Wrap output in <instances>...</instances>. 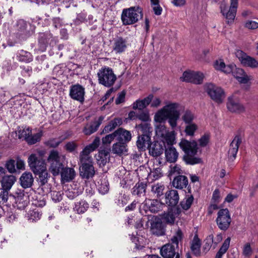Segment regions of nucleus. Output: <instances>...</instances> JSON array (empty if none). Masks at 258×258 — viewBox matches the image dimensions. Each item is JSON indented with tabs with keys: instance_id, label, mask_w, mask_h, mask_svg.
I'll list each match as a JSON object with an SVG mask.
<instances>
[{
	"instance_id": "obj_1",
	"label": "nucleus",
	"mask_w": 258,
	"mask_h": 258,
	"mask_svg": "<svg viewBox=\"0 0 258 258\" xmlns=\"http://www.w3.org/2000/svg\"><path fill=\"white\" fill-rule=\"evenodd\" d=\"M183 107L179 103L167 101L162 108L155 114L154 119L160 123L165 122L168 119V122L171 128L174 130L177 126L180 112L183 110Z\"/></svg>"
},
{
	"instance_id": "obj_2",
	"label": "nucleus",
	"mask_w": 258,
	"mask_h": 258,
	"mask_svg": "<svg viewBox=\"0 0 258 258\" xmlns=\"http://www.w3.org/2000/svg\"><path fill=\"white\" fill-rule=\"evenodd\" d=\"M100 144V139L96 137L93 142L87 146L80 153V175L85 179L92 178L95 174V169L93 165V159L90 155Z\"/></svg>"
},
{
	"instance_id": "obj_3",
	"label": "nucleus",
	"mask_w": 258,
	"mask_h": 258,
	"mask_svg": "<svg viewBox=\"0 0 258 258\" xmlns=\"http://www.w3.org/2000/svg\"><path fill=\"white\" fill-rule=\"evenodd\" d=\"M179 145L185 153L183 160L186 164L194 165L201 162V158L195 157L198 152L197 142L182 139L179 143Z\"/></svg>"
},
{
	"instance_id": "obj_4",
	"label": "nucleus",
	"mask_w": 258,
	"mask_h": 258,
	"mask_svg": "<svg viewBox=\"0 0 258 258\" xmlns=\"http://www.w3.org/2000/svg\"><path fill=\"white\" fill-rule=\"evenodd\" d=\"M183 237L181 230L178 229L171 239L172 244H166L163 246L160 249V254L164 258H174L178 252H176V248L178 247L179 242Z\"/></svg>"
},
{
	"instance_id": "obj_5",
	"label": "nucleus",
	"mask_w": 258,
	"mask_h": 258,
	"mask_svg": "<svg viewBox=\"0 0 258 258\" xmlns=\"http://www.w3.org/2000/svg\"><path fill=\"white\" fill-rule=\"evenodd\" d=\"M143 16V13L140 8L131 7L123 10L121 19L123 25H129L137 23Z\"/></svg>"
},
{
	"instance_id": "obj_6",
	"label": "nucleus",
	"mask_w": 258,
	"mask_h": 258,
	"mask_svg": "<svg viewBox=\"0 0 258 258\" xmlns=\"http://www.w3.org/2000/svg\"><path fill=\"white\" fill-rule=\"evenodd\" d=\"M64 156L60 155L55 150L50 152L48 158V161L50 164V170L54 176L57 175L63 168L62 162Z\"/></svg>"
},
{
	"instance_id": "obj_7",
	"label": "nucleus",
	"mask_w": 258,
	"mask_h": 258,
	"mask_svg": "<svg viewBox=\"0 0 258 258\" xmlns=\"http://www.w3.org/2000/svg\"><path fill=\"white\" fill-rule=\"evenodd\" d=\"M99 84L107 87L112 86L116 80V75L112 69L109 67H104L99 70L97 73Z\"/></svg>"
},
{
	"instance_id": "obj_8",
	"label": "nucleus",
	"mask_w": 258,
	"mask_h": 258,
	"mask_svg": "<svg viewBox=\"0 0 258 258\" xmlns=\"http://www.w3.org/2000/svg\"><path fill=\"white\" fill-rule=\"evenodd\" d=\"M156 134L161 138L164 146H173L175 143V135L174 131H169L167 127L163 124H160L156 126Z\"/></svg>"
},
{
	"instance_id": "obj_9",
	"label": "nucleus",
	"mask_w": 258,
	"mask_h": 258,
	"mask_svg": "<svg viewBox=\"0 0 258 258\" xmlns=\"http://www.w3.org/2000/svg\"><path fill=\"white\" fill-rule=\"evenodd\" d=\"M38 153L39 157L36 154H32L28 158L29 166L34 174L39 173L40 171H42L46 168L45 161L42 158L44 152L40 151Z\"/></svg>"
},
{
	"instance_id": "obj_10",
	"label": "nucleus",
	"mask_w": 258,
	"mask_h": 258,
	"mask_svg": "<svg viewBox=\"0 0 258 258\" xmlns=\"http://www.w3.org/2000/svg\"><path fill=\"white\" fill-rule=\"evenodd\" d=\"M217 215V226L220 230L226 231L229 227L231 222L229 210L227 208L221 209L218 211Z\"/></svg>"
},
{
	"instance_id": "obj_11",
	"label": "nucleus",
	"mask_w": 258,
	"mask_h": 258,
	"mask_svg": "<svg viewBox=\"0 0 258 258\" xmlns=\"http://www.w3.org/2000/svg\"><path fill=\"white\" fill-rule=\"evenodd\" d=\"M29 24L23 19L17 21L15 26V34L20 40H24L30 35V32L28 29Z\"/></svg>"
},
{
	"instance_id": "obj_12",
	"label": "nucleus",
	"mask_w": 258,
	"mask_h": 258,
	"mask_svg": "<svg viewBox=\"0 0 258 258\" xmlns=\"http://www.w3.org/2000/svg\"><path fill=\"white\" fill-rule=\"evenodd\" d=\"M206 91L211 99L218 103L222 102L225 98L224 90L221 87L213 84L207 85Z\"/></svg>"
},
{
	"instance_id": "obj_13",
	"label": "nucleus",
	"mask_w": 258,
	"mask_h": 258,
	"mask_svg": "<svg viewBox=\"0 0 258 258\" xmlns=\"http://www.w3.org/2000/svg\"><path fill=\"white\" fill-rule=\"evenodd\" d=\"M238 5L235 4H230L229 8L225 3H222L220 5L221 12L226 19V22L228 24H232L235 18Z\"/></svg>"
},
{
	"instance_id": "obj_14",
	"label": "nucleus",
	"mask_w": 258,
	"mask_h": 258,
	"mask_svg": "<svg viewBox=\"0 0 258 258\" xmlns=\"http://www.w3.org/2000/svg\"><path fill=\"white\" fill-rule=\"evenodd\" d=\"M204 75L200 72L185 71L180 77L182 81L201 84L203 83Z\"/></svg>"
},
{
	"instance_id": "obj_15",
	"label": "nucleus",
	"mask_w": 258,
	"mask_h": 258,
	"mask_svg": "<svg viewBox=\"0 0 258 258\" xmlns=\"http://www.w3.org/2000/svg\"><path fill=\"white\" fill-rule=\"evenodd\" d=\"M235 54L243 66L252 68L258 67V61L254 58L248 55L242 51L238 50L236 52Z\"/></svg>"
},
{
	"instance_id": "obj_16",
	"label": "nucleus",
	"mask_w": 258,
	"mask_h": 258,
	"mask_svg": "<svg viewBox=\"0 0 258 258\" xmlns=\"http://www.w3.org/2000/svg\"><path fill=\"white\" fill-rule=\"evenodd\" d=\"M85 89L79 84L71 86L70 90V96L71 98L83 102L84 100Z\"/></svg>"
},
{
	"instance_id": "obj_17",
	"label": "nucleus",
	"mask_w": 258,
	"mask_h": 258,
	"mask_svg": "<svg viewBox=\"0 0 258 258\" xmlns=\"http://www.w3.org/2000/svg\"><path fill=\"white\" fill-rule=\"evenodd\" d=\"M15 204L18 209H23L28 203V196L23 190L18 189L14 194Z\"/></svg>"
},
{
	"instance_id": "obj_18",
	"label": "nucleus",
	"mask_w": 258,
	"mask_h": 258,
	"mask_svg": "<svg viewBox=\"0 0 258 258\" xmlns=\"http://www.w3.org/2000/svg\"><path fill=\"white\" fill-rule=\"evenodd\" d=\"M56 43L55 37H53L51 34H43L39 38L38 45L39 50L43 52L44 51L48 44L53 46Z\"/></svg>"
},
{
	"instance_id": "obj_19",
	"label": "nucleus",
	"mask_w": 258,
	"mask_h": 258,
	"mask_svg": "<svg viewBox=\"0 0 258 258\" xmlns=\"http://www.w3.org/2000/svg\"><path fill=\"white\" fill-rule=\"evenodd\" d=\"M227 107L228 109L232 112L241 113L245 111L244 106L233 96L228 97Z\"/></svg>"
},
{
	"instance_id": "obj_20",
	"label": "nucleus",
	"mask_w": 258,
	"mask_h": 258,
	"mask_svg": "<svg viewBox=\"0 0 258 258\" xmlns=\"http://www.w3.org/2000/svg\"><path fill=\"white\" fill-rule=\"evenodd\" d=\"M114 133L115 140L117 142L128 143L132 140V136L131 132L122 127H119Z\"/></svg>"
},
{
	"instance_id": "obj_21",
	"label": "nucleus",
	"mask_w": 258,
	"mask_h": 258,
	"mask_svg": "<svg viewBox=\"0 0 258 258\" xmlns=\"http://www.w3.org/2000/svg\"><path fill=\"white\" fill-rule=\"evenodd\" d=\"M242 140L240 137L238 135L236 136L230 144L228 151V157L230 160L233 161L236 157L238 151L239 146L241 143Z\"/></svg>"
},
{
	"instance_id": "obj_22",
	"label": "nucleus",
	"mask_w": 258,
	"mask_h": 258,
	"mask_svg": "<svg viewBox=\"0 0 258 258\" xmlns=\"http://www.w3.org/2000/svg\"><path fill=\"white\" fill-rule=\"evenodd\" d=\"M161 206V204L157 200L146 199L142 203V207L145 211H150L153 213L159 211Z\"/></svg>"
},
{
	"instance_id": "obj_23",
	"label": "nucleus",
	"mask_w": 258,
	"mask_h": 258,
	"mask_svg": "<svg viewBox=\"0 0 258 258\" xmlns=\"http://www.w3.org/2000/svg\"><path fill=\"white\" fill-rule=\"evenodd\" d=\"M104 117L100 116L97 120H94L90 124H87L84 127L83 132L86 135H90L95 132L102 123Z\"/></svg>"
},
{
	"instance_id": "obj_24",
	"label": "nucleus",
	"mask_w": 258,
	"mask_h": 258,
	"mask_svg": "<svg viewBox=\"0 0 258 258\" xmlns=\"http://www.w3.org/2000/svg\"><path fill=\"white\" fill-rule=\"evenodd\" d=\"M165 155L167 162L175 163L178 159L179 154L173 146H165Z\"/></svg>"
},
{
	"instance_id": "obj_25",
	"label": "nucleus",
	"mask_w": 258,
	"mask_h": 258,
	"mask_svg": "<svg viewBox=\"0 0 258 258\" xmlns=\"http://www.w3.org/2000/svg\"><path fill=\"white\" fill-rule=\"evenodd\" d=\"M151 231L154 235L162 236L165 234V230L162 222L159 219H155L151 224Z\"/></svg>"
},
{
	"instance_id": "obj_26",
	"label": "nucleus",
	"mask_w": 258,
	"mask_h": 258,
	"mask_svg": "<svg viewBox=\"0 0 258 258\" xmlns=\"http://www.w3.org/2000/svg\"><path fill=\"white\" fill-rule=\"evenodd\" d=\"M166 203L169 206H176L179 201V195L177 190H170L166 192L165 195Z\"/></svg>"
},
{
	"instance_id": "obj_27",
	"label": "nucleus",
	"mask_w": 258,
	"mask_h": 258,
	"mask_svg": "<svg viewBox=\"0 0 258 258\" xmlns=\"http://www.w3.org/2000/svg\"><path fill=\"white\" fill-rule=\"evenodd\" d=\"M214 68L216 70L220 71L225 74H230L234 70L235 64H230L226 66L223 60H216L214 63Z\"/></svg>"
},
{
	"instance_id": "obj_28",
	"label": "nucleus",
	"mask_w": 258,
	"mask_h": 258,
	"mask_svg": "<svg viewBox=\"0 0 258 258\" xmlns=\"http://www.w3.org/2000/svg\"><path fill=\"white\" fill-rule=\"evenodd\" d=\"M147 184L143 182H138L132 189V194L138 197H143L145 195Z\"/></svg>"
},
{
	"instance_id": "obj_29",
	"label": "nucleus",
	"mask_w": 258,
	"mask_h": 258,
	"mask_svg": "<svg viewBox=\"0 0 258 258\" xmlns=\"http://www.w3.org/2000/svg\"><path fill=\"white\" fill-rule=\"evenodd\" d=\"M153 98V95L150 94L148 96L142 100H137L133 104L134 109L142 110L146 108L151 102Z\"/></svg>"
},
{
	"instance_id": "obj_30",
	"label": "nucleus",
	"mask_w": 258,
	"mask_h": 258,
	"mask_svg": "<svg viewBox=\"0 0 258 258\" xmlns=\"http://www.w3.org/2000/svg\"><path fill=\"white\" fill-rule=\"evenodd\" d=\"M188 181L187 178L184 175H178L174 178L172 181V185L178 189L185 188L188 185Z\"/></svg>"
},
{
	"instance_id": "obj_31",
	"label": "nucleus",
	"mask_w": 258,
	"mask_h": 258,
	"mask_svg": "<svg viewBox=\"0 0 258 258\" xmlns=\"http://www.w3.org/2000/svg\"><path fill=\"white\" fill-rule=\"evenodd\" d=\"M61 179L66 182H69L73 180L75 176V170L72 168H62L60 172Z\"/></svg>"
},
{
	"instance_id": "obj_32",
	"label": "nucleus",
	"mask_w": 258,
	"mask_h": 258,
	"mask_svg": "<svg viewBox=\"0 0 258 258\" xmlns=\"http://www.w3.org/2000/svg\"><path fill=\"white\" fill-rule=\"evenodd\" d=\"M123 123V119L121 117H116L111 120L105 126L103 132L108 133L116 127L119 126Z\"/></svg>"
},
{
	"instance_id": "obj_33",
	"label": "nucleus",
	"mask_w": 258,
	"mask_h": 258,
	"mask_svg": "<svg viewBox=\"0 0 258 258\" xmlns=\"http://www.w3.org/2000/svg\"><path fill=\"white\" fill-rule=\"evenodd\" d=\"M126 47V41L123 38L118 37L114 40L113 49L116 53L124 52Z\"/></svg>"
},
{
	"instance_id": "obj_34",
	"label": "nucleus",
	"mask_w": 258,
	"mask_h": 258,
	"mask_svg": "<svg viewBox=\"0 0 258 258\" xmlns=\"http://www.w3.org/2000/svg\"><path fill=\"white\" fill-rule=\"evenodd\" d=\"M20 181L21 186L26 188L32 186L34 179L32 174L30 172H25L21 175Z\"/></svg>"
},
{
	"instance_id": "obj_35",
	"label": "nucleus",
	"mask_w": 258,
	"mask_h": 258,
	"mask_svg": "<svg viewBox=\"0 0 258 258\" xmlns=\"http://www.w3.org/2000/svg\"><path fill=\"white\" fill-rule=\"evenodd\" d=\"M127 143L117 142L113 144L112 152L113 154L121 156L127 152Z\"/></svg>"
},
{
	"instance_id": "obj_36",
	"label": "nucleus",
	"mask_w": 258,
	"mask_h": 258,
	"mask_svg": "<svg viewBox=\"0 0 258 258\" xmlns=\"http://www.w3.org/2000/svg\"><path fill=\"white\" fill-rule=\"evenodd\" d=\"M231 73L236 78L239 82L242 83H246L249 79L248 76L245 74L243 69L240 68H237L235 66V68Z\"/></svg>"
},
{
	"instance_id": "obj_37",
	"label": "nucleus",
	"mask_w": 258,
	"mask_h": 258,
	"mask_svg": "<svg viewBox=\"0 0 258 258\" xmlns=\"http://www.w3.org/2000/svg\"><path fill=\"white\" fill-rule=\"evenodd\" d=\"M16 177L15 176L10 175H5L4 176L2 180L1 183L2 188L1 189H5L9 191L13 185L16 181Z\"/></svg>"
},
{
	"instance_id": "obj_38",
	"label": "nucleus",
	"mask_w": 258,
	"mask_h": 258,
	"mask_svg": "<svg viewBox=\"0 0 258 258\" xmlns=\"http://www.w3.org/2000/svg\"><path fill=\"white\" fill-rule=\"evenodd\" d=\"M163 150L164 149L162 145L156 142L150 146L149 152L152 156L158 157L162 154Z\"/></svg>"
},
{
	"instance_id": "obj_39",
	"label": "nucleus",
	"mask_w": 258,
	"mask_h": 258,
	"mask_svg": "<svg viewBox=\"0 0 258 258\" xmlns=\"http://www.w3.org/2000/svg\"><path fill=\"white\" fill-rule=\"evenodd\" d=\"M150 143V137L147 135H143L141 136H139L137 141V146L139 149L143 150L145 149L146 146H149Z\"/></svg>"
},
{
	"instance_id": "obj_40",
	"label": "nucleus",
	"mask_w": 258,
	"mask_h": 258,
	"mask_svg": "<svg viewBox=\"0 0 258 258\" xmlns=\"http://www.w3.org/2000/svg\"><path fill=\"white\" fill-rule=\"evenodd\" d=\"M201 242L197 235H196L192 241L190 248L192 253L197 256L201 254Z\"/></svg>"
},
{
	"instance_id": "obj_41",
	"label": "nucleus",
	"mask_w": 258,
	"mask_h": 258,
	"mask_svg": "<svg viewBox=\"0 0 258 258\" xmlns=\"http://www.w3.org/2000/svg\"><path fill=\"white\" fill-rule=\"evenodd\" d=\"M17 60L26 63L31 61L33 59L32 55L28 51L20 50L17 55Z\"/></svg>"
},
{
	"instance_id": "obj_42",
	"label": "nucleus",
	"mask_w": 258,
	"mask_h": 258,
	"mask_svg": "<svg viewBox=\"0 0 258 258\" xmlns=\"http://www.w3.org/2000/svg\"><path fill=\"white\" fill-rule=\"evenodd\" d=\"M89 208L88 203L84 200H81L75 203L74 210L78 214L85 213Z\"/></svg>"
},
{
	"instance_id": "obj_43",
	"label": "nucleus",
	"mask_w": 258,
	"mask_h": 258,
	"mask_svg": "<svg viewBox=\"0 0 258 258\" xmlns=\"http://www.w3.org/2000/svg\"><path fill=\"white\" fill-rule=\"evenodd\" d=\"M230 238H226L219 251L216 254L215 258H222L223 255L226 252L230 245Z\"/></svg>"
},
{
	"instance_id": "obj_44",
	"label": "nucleus",
	"mask_w": 258,
	"mask_h": 258,
	"mask_svg": "<svg viewBox=\"0 0 258 258\" xmlns=\"http://www.w3.org/2000/svg\"><path fill=\"white\" fill-rule=\"evenodd\" d=\"M165 189L164 185L161 183L154 184L151 186V192L159 198L163 195V191Z\"/></svg>"
},
{
	"instance_id": "obj_45",
	"label": "nucleus",
	"mask_w": 258,
	"mask_h": 258,
	"mask_svg": "<svg viewBox=\"0 0 258 258\" xmlns=\"http://www.w3.org/2000/svg\"><path fill=\"white\" fill-rule=\"evenodd\" d=\"M194 197L191 195H186L185 198L181 202V206L184 210H188L193 203Z\"/></svg>"
},
{
	"instance_id": "obj_46",
	"label": "nucleus",
	"mask_w": 258,
	"mask_h": 258,
	"mask_svg": "<svg viewBox=\"0 0 258 258\" xmlns=\"http://www.w3.org/2000/svg\"><path fill=\"white\" fill-rule=\"evenodd\" d=\"M163 220L168 224H173L175 219V213L173 210H170L167 213H164Z\"/></svg>"
},
{
	"instance_id": "obj_47",
	"label": "nucleus",
	"mask_w": 258,
	"mask_h": 258,
	"mask_svg": "<svg viewBox=\"0 0 258 258\" xmlns=\"http://www.w3.org/2000/svg\"><path fill=\"white\" fill-rule=\"evenodd\" d=\"M31 134V130L29 127H19L17 131V134H18L19 139H24L25 140L29 135Z\"/></svg>"
},
{
	"instance_id": "obj_48",
	"label": "nucleus",
	"mask_w": 258,
	"mask_h": 258,
	"mask_svg": "<svg viewBox=\"0 0 258 258\" xmlns=\"http://www.w3.org/2000/svg\"><path fill=\"white\" fill-rule=\"evenodd\" d=\"M195 117L194 114L189 110H186L182 116V119L186 124L192 123Z\"/></svg>"
},
{
	"instance_id": "obj_49",
	"label": "nucleus",
	"mask_w": 258,
	"mask_h": 258,
	"mask_svg": "<svg viewBox=\"0 0 258 258\" xmlns=\"http://www.w3.org/2000/svg\"><path fill=\"white\" fill-rule=\"evenodd\" d=\"M35 174L38 176V180L41 185H44L47 182L48 173L46 168L42 171H40L39 173H36Z\"/></svg>"
},
{
	"instance_id": "obj_50",
	"label": "nucleus",
	"mask_w": 258,
	"mask_h": 258,
	"mask_svg": "<svg viewBox=\"0 0 258 258\" xmlns=\"http://www.w3.org/2000/svg\"><path fill=\"white\" fill-rule=\"evenodd\" d=\"M41 136V133H38L37 134L31 136L29 135L27 138L26 141L28 142L29 144L33 145L39 142L40 140Z\"/></svg>"
},
{
	"instance_id": "obj_51",
	"label": "nucleus",
	"mask_w": 258,
	"mask_h": 258,
	"mask_svg": "<svg viewBox=\"0 0 258 258\" xmlns=\"http://www.w3.org/2000/svg\"><path fill=\"white\" fill-rule=\"evenodd\" d=\"M109 190V183L107 180L105 179L102 180L101 183L98 186V191L102 195H105L108 192Z\"/></svg>"
},
{
	"instance_id": "obj_52",
	"label": "nucleus",
	"mask_w": 258,
	"mask_h": 258,
	"mask_svg": "<svg viewBox=\"0 0 258 258\" xmlns=\"http://www.w3.org/2000/svg\"><path fill=\"white\" fill-rule=\"evenodd\" d=\"M62 142V140L59 138H52L48 140L45 142V145L50 148L57 147Z\"/></svg>"
},
{
	"instance_id": "obj_53",
	"label": "nucleus",
	"mask_w": 258,
	"mask_h": 258,
	"mask_svg": "<svg viewBox=\"0 0 258 258\" xmlns=\"http://www.w3.org/2000/svg\"><path fill=\"white\" fill-rule=\"evenodd\" d=\"M197 125L194 123H187L185 128V132L187 135L192 136L194 135L195 131L197 130Z\"/></svg>"
},
{
	"instance_id": "obj_54",
	"label": "nucleus",
	"mask_w": 258,
	"mask_h": 258,
	"mask_svg": "<svg viewBox=\"0 0 258 258\" xmlns=\"http://www.w3.org/2000/svg\"><path fill=\"white\" fill-rule=\"evenodd\" d=\"M212 246L213 247V235L210 234L207 237L205 240V244L203 246V249L206 252H207Z\"/></svg>"
},
{
	"instance_id": "obj_55",
	"label": "nucleus",
	"mask_w": 258,
	"mask_h": 258,
	"mask_svg": "<svg viewBox=\"0 0 258 258\" xmlns=\"http://www.w3.org/2000/svg\"><path fill=\"white\" fill-rule=\"evenodd\" d=\"M16 162L13 159H10L7 161L6 167L10 173H13L16 172L15 168Z\"/></svg>"
},
{
	"instance_id": "obj_56",
	"label": "nucleus",
	"mask_w": 258,
	"mask_h": 258,
	"mask_svg": "<svg viewBox=\"0 0 258 258\" xmlns=\"http://www.w3.org/2000/svg\"><path fill=\"white\" fill-rule=\"evenodd\" d=\"M127 198L124 195L120 194L116 199L115 203L119 207H123L127 204Z\"/></svg>"
},
{
	"instance_id": "obj_57",
	"label": "nucleus",
	"mask_w": 258,
	"mask_h": 258,
	"mask_svg": "<svg viewBox=\"0 0 258 258\" xmlns=\"http://www.w3.org/2000/svg\"><path fill=\"white\" fill-rule=\"evenodd\" d=\"M244 26L247 29L255 30L258 28V23L252 20H247L245 22Z\"/></svg>"
},
{
	"instance_id": "obj_58",
	"label": "nucleus",
	"mask_w": 258,
	"mask_h": 258,
	"mask_svg": "<svg viewBox=\"0 0 258 258\" xmlns=\"http://www.w3.org/2000/svg\"><path fill=\"white\" fill-rule=\"evenodd\" d=\"M9 197V192L5 189H0V204L7 203Z\"/></svg>"
},
{
	"instance_id": "obj_59",
	"label": "nucleus",
	"mask_w": 258,
	"mask_h": 258,
	"mask_svg": "<svg viewBox=\"0 0 258 258\" xmlns=\"http://www.w3.org/2000/svg\"><path fill=\"white\" fill-rule=\"evenodd\" d=\"M183 171L181 170L180 166L178 165H174L173 166H170V175H176L182 174Z\"/></svg>"
},
{
	"instance_id": "obj_60",
	"label": "nucleus",
	"mask_w": 258,
	"mask_h": 258,
	"mask_svg": "<svg viewBox=\"0 0 258 258\" xmlns=\"http://www.w3.org/2000/svg\"><path fill=\"white\" fill-rule=\"evenodd\" d=\"M115 140V137L114 135V133H112L111 134H108L105 137H103L102 139V141L103 144H109L111 143V142Z\"/></svg>"
},
{
	"instance_id": "obj_61",
	"label": "nucleus",
	"mask_w": 258,
	"mask_h": 258,
	"mask_svg": "<svg viewBox=\"0 0 258 258\" xmlns=\"http://www.w3.org/2000/svg\"><path fill=\"white\" fill-rule=\"evenodd\" d=\"M136 128L141 130L143 133H146L150 131V125L147 123H141L136 125Z\"/></svg>"
},
{
	"instance_id": "obj_62",
	"label": "nucleus",
	"mask_w": 258,
	"mask_h": 258,
	"mask_svg": "<svg viewBox=\"0 0 258 258\" xmlns=\"http://www.w3.org/2000/svg\"><path fill=\"white\" fill-rule=\"evenodd\" d=\"M242 253L245 256L247 257H249L252 254V249L249 243H247L244 245Z\"/></svg>"
},
{
	"instance_id": "obj_63",
	"label": "nucleus",
	"mask_w": 258,
	"mask_h": 258,
	"mask_svg": "<svg viewBox=\"0 0 258 258\" xmlns=\"http://www.w3.org/2000/svg\"><path fill=\"white\" fill-rule=\"evenodd\" d=\"M209 141V136L208 135H204L199 140L200 146L201 147H205Z\"/></svg>"
},
{
	"instance_id": "obj_64",
	"label": "nucleus",
	"mask_w": 258,
	"mask_h": 258,
	"mask_svg": "<svg viewBox=\"0 0 258 258\" xmlns=\"http://www.w3.org/2000/svg\"><path fill=\"white\" fill-rule=\"evenodd\" d=\"M125 96V92L123 91L118 94V96L115 100V103L119 104L124 101Z\"/></svg>"
}]
</instances>
